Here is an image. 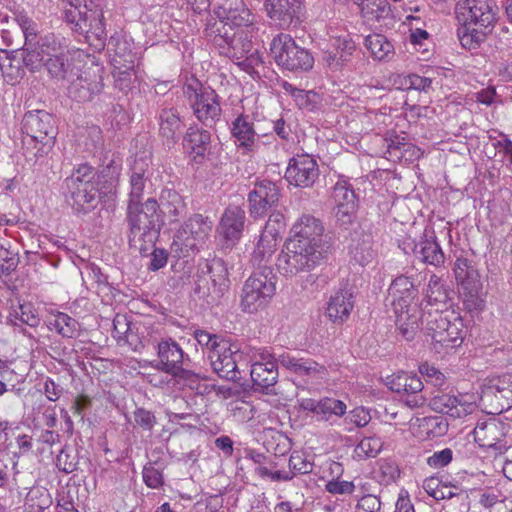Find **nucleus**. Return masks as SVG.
Listing matches in <instances>:
<instances>
[{
	"mask_svg": "<svg viewBox=\"0 0 512 512\" xmlns=\"http://www.w3.org/2000/svg\"><path fill=\"white\" fill-rule=\"evenodd\" d=\"M157 356L158 361L154 367L169 375L175 374L184 365L185 361H189V356L172 338L162 339L158 343Z\"/></svg>",
	"mask_w": 512,
	"mask_h": 512,
	"instance_id": "4be33fe9",
	"label": "nucleus"
},
{
	"mask_svg": "<svg viewBox=\"0 0 512 512\" xmlns=\"http://www.w3.org/2000/svg\"><path fill=\"white\" fill-rule=\"evenodd\" d=\"M22 131L25 134L23 144L27 152L33 145L31 153L35 159L48 154L55 144L57 126L55 118L42 110L29 111L24 115Z\"/></svg>",
	"mask_w": 512,
	"mask_h": 512,
	"instance_id": "39448f33",
	"label": "nucleus"
},
{
	"mask_svg": "<svg viewBox=\"0 0 512 512\" xmlns=\"http://www.w3.org/2000/svg\"><path fill=\"white\" fill-rule=\"evenodd\" d=\"M43 46L49 48L45 69L49 77L57 82H69L78 72L74 59L61 40L53 34L43 37Z\"/></svg>",
	"mask_w": 512,
	"mask_h": 512,
	"instance_id": "f8f14e48",
	"label": "nucleus"
},
{
	"mask_svg": "<svg viewBox=\"0 0 512 512\" xmlns=\"http://www.w3.org/2000/svg\"><path fill=\"white\" fill-rule=\"evenodd\" d=\"M160 218L174 223L186 215L187 206L184 198L175 190L165 188L161 191L158 202Z\"/></svg>",
	"mask_w": 512,
	"mask_h": 512,
	"instance_id": "7c9ffc66",
	"label": "nucleus"
},
{
	"mask_svg": "<svg viewBox=\"0 0 512 512\" xmlns=\"http://www.w3.org/2000/svg\"><path fill=\"white\" fill-rule=\"evenodd\" d=\"M69 81L67 88L68 97L72 100L84 103L91 101L96 95H99L104 87L103 68L99 65H91L84 70L77 72Z\"/></svg>",
	"mask_w": 512,
	"mask_h": 512,
	"instance_id": "4468645a",
	"label": "nucleus"
},
{
	"mask_svg": "<svg viewBox=\"0 0 512 512\" xmlns=\"http://www.w3.org/2000/svg\"><path fill=\"white\" fill-rule=\"evenodd\" d=\"M289 468L292 475L308 474L313 470V463L307 460L303 453L295 451L289 458Z\"/></svg>",
	"mask_w": 512,
	"mask_h": 512,
	"instance_id": "4d7b16f0",
	"label": "nucleus"
},
{
	"mask_svg": "<svg viewBox=\"0 0 512 512\" xmlns=\"http://www.w3.org/2000/svg\"><path fill=\"white\" fill-rule=\"evenodd\" d=\"M271 53L277 65L289 71H308L314 64L312 54L299 46L290 35L274 38Z\"/></svg>",
	"mask_w": 512,
	"mask_h": 512,
	"instance_id": "9b49d317",
	"label": "nucleus"
},
{
	"mask_svg": "<svg viewBox=\"0 0 512 512\" xmlns=\"http://www.w3.org/2000/svg\"><path fill=\"white\" fill-rule=\"evenodd\" d=\"M194 338L198 342L199 345L202 347H206L209 349V352H213V349L216 348V346L219 343L225 342L226 340L220 338L216 334H211L205 330H195L194 332Z\"/></svg>",
	"mask_w": 512,
	"mask_h": 512,
	"instance_id": "338daca9",
	"label": "nucleus"
},
{
	"mask_svg": "<svg viewBox=\"0 0 512 512\" xmlns=\"http://www.w3.org/2000/svg\"><path fill=\"white\" fill-rule=\"evenodd\" d=\"M303 411L314 413L319 420L329 421L332 416L341 417L346 413V404L336 398L324 397L320 400L305 398L300 401Z\"/></svg>",
	"mask_w": 512,
	"mask_h": 512,
	"instance_id": "c85d7f7f",
	"label": "nucleus"
},
{
	"mask_svg": "<svg viewBox=\"0 0 512 512\" xmlns=\"http://www.w3.org/2000/svg\"><path fill=\"white\" fill-rule=\"evenodd\" d=\"M334 46L345 66L351 64L354 54L357 52L356 43L348 36L337 37Z\"/></svg>",
	"mask_w": 512,
	"mask_h": 512,
	"instance_id": "6e6d98bb",
	"label": "nucleus"
},
{
	"mask_svg": "<svg viewBox=\"0 0 512 512\" xmlns=\"http://www.w3.org/2000/svg\"><path fill=\"white\" fill-rule=\"evenodd\" d=\"M228 23L219 19L210 20L204 30L206 39L218 50L219 54L223 52L231 38L237 35L239 30Z\"/></svg>",
	"mask_w": 512,
	"mask_h": 512,
	"instance_id": "72a5a7b5",
	"label": "nucleus"
},
{
	"mask_svg": "<svg viewBox=\"0 0 512 512\" xmlns=\"http://www.w3.org/2000/svg\"><path fill=\"white\" fill-rule=\"evenodd\" d=\"M171 376L177 378L179 381H183V383L191 389H198L200 380L205 379L200 374L195 373L192 370L185 369L183 366L179 368V371Z\"/></svg>",
	"mask_w": 512,
	"mask_h": 512,
	"instance_id": "774afa93",
	"label": "nucleus"
},
{
	"mask_svg": "<svg viewBox=\"0 0 512 512\" xmlns=\"http://www.w3.org/2000/svg\"><path fill=\"white\" fill-rule=\"evenodd\" d=\"M52 504L49 491L41 486L32 487L25 497L28 512H43Z\"/></svg>",
	"mask_w": 512,
	"mask_h": 512,
	"instance_id": "c03bdc74",
	"label": "nucleus"
},
{
	"mask_svg": "<svg viewBox=\"0 0 512 512\" xmlns=\"http://www.w3.org/2000/svg\"><path fill=\"white\" fill-rule=\"evenodd\" d=\"M183 141L184 146L193 155L194 161L201 163L210 149L211 134L207 130L191 126L187 129Z\"/></svg>",
	"mask_w": 512,
	"mask_h": 512,
	"instance_id": "473e14b6",
	"label": "nucleus"
},
{
	"mask_svg": "<svg viewBox=\"0 0 512 512\" xmlns=\"http://www.w3.org/2000/svg\"><path fill=\"white\" fill-rule=\"evenodd\" d=\"M285 248L286 251L278 257L277 266L287 277L310 271L323 257L321 250L308 247L295 239H288Z\"/></svg>",
	"mask_w": 512,
	"mask_h": 512,
	"instance_id": "9d476101",
	"label": "nucleus"
},
{
	"mask_svg": "<svg viewBox=\"0 0 512 512\" xmlns=\"http://www.w3.org/2000/svg\"><path fill=\"white\" fill-rule=\"evenodd\" d=\"M118 179L119 169L112 164L98 174L93 167L80 165L65 179L66 199L77 213H88L98 206L104 196L114 191Z\"/></svg>",
	"mask_w": 512,
	"mask_h": 512,
	"instance_id": "f03ea898",
	"label": "nucleus"
},
{
	"mask_svg": "<svg viewBox=\"0 0 512 512\" xmlns=\"http://www.w3.org/2000/svg\"><path fill=\"white\" fill-rule=\"evenodd\" d=\"M18 264V253L11 249L10 241L0 239V276L11 274Z\"/></svg>",
	"mask_w": 512,
	"mask_h": 512,
	"instance_id": "3c124183",
	"label": "nucleus"
},
{
	"mask_svg": "<svg viewBox=\"0 0 512 512\" xmlns=\"http://www.w3.org/2000/svg\"><path fill=\"white\" fill-rule=\"evenodd\" d=\"M507 425L494 418L479 421L473 430L474 440L480 447L491 448L499 453L508 449L504 438Z\"/></svg>",
	"mask_w": 512,
	"mask_h": 512,
	"instance_id": "f3484780",
	"label": "nucleus"
},
{
	"mask_svg": "<svg viewBox=\"0 0 512 512\" xmlns=\"http://www.w3.org/2000/svg\"><path fill=\"white\" fill-rule=\"evenodd\" d=\"M464 308L471 314L479 313L485 307L482 284L479 279L464 281L459 290Z\"/></svg>",
	"mask_w": 512,
	"mask_h": 512,
	"instance_id": "e433bc0d",
	"label": "nucleus"
},
{
	"mask_svg": "<svg viewBox=\"0 0 512 512\" xmlns=\"http://www.w3.org/2000/svg\"><path fill=\"white\" fill-rule=\"evenodd\" d=\"M245 212L237 207H228L223 214L219 230L226 240L227 246H232L240 239L244 227Z\"/></svg>",
	"mask_w": 512,
	"mask_h": 512,
	"instance_id": "2f4dec72",
	"label": "nucleus"
},
{
	"mask_svg": "<svg viewBox=\"0 0 512 512\" xmlns=\"http://www.w3.org/2000/svg\"><path fill=\"white\" fill-rule=\"evenodd\" d=\"M276 282L277 277L270 267L263 266L253 272L242 289V310L253 313L264 307L276 292Z\"/></svg>",
	"mask_w": 512,
	"mask_h": 512,
	"instance_id": "6e6552de",
	"label": "nucleus"
},
{
	"mask_svg": "<svg viewBox=\"0 0 512 512\" xmlns=\"http://www.w3.org/2000/svg\"><path fill=\"white\" fill-rule=\"evenodd\" d=\"M48 52H50V47L43 46V38H41L39 43L24 45L21 49L23 64L32 72L40 69L42 66L45 68L44 58L48 57Z\"/></svg>",
	"mask_w": 512,
	"mask_h": 512,
	"instance_id": "37998d69",
	"label": "nucleus"
},
{
	"mask_svg": "<svg viewBox=\"0 0 512 512\" xmlns=\"http://www.w3.org/2000/svg\"><path fill=\"white\" fill-rule=\"evenodd\" d=\"M413 253L422 262L439 266L444 263V253L435 239H421L414 245Z\"/></svg>",
	"mask_w": 512,
	"mask_h": 512,
	"instance_id": "a19ab883",
	"label": "nucleus"
},
{
	"mask_svg": "<svg viewBox=\"0 0 512 512\" xmlns=\"http://www.w3.org/2000/svg\"><path fill=\"white\" fill-rule=\"evenodd\" d=\"M237 351L232 350L228 341L219 343L213 352H209L208 358L215 373L219 377L229 381L237 382L240 380V371L237 366Z\"/></svg>",
	"mask_w": 512,
	"mask_h": 512,
	"instance_id": "aec40b11",
	"label": "nucleus"
},
{
	"mask_svg": "<svg viewBox=\"0 0 512 512\" xmlns=\"http://www.w3.org/2000/svg\"><path fill=\"white\" fill-rule=\"evenodd\" d=\"M382 447L383 442L379 437H364L356 446L355 453L359 458H374Z\"/></svg>",
	"mask_w": 512,
	"mask_h": 512,
	"instance_id": "864d4df0",
	"label": "nucleus"
},
{
	"mask_svg": "<svg viewBox=\"0 0 512 512\" xmlns=\"http://www.w3.org/2000/svg\"><path fill=\"white\" fill-rule=\"evenodd\" d=\"M108 45L115 46L114 55L111 59L114 68L122 69V67H134L135 56L128 48L126 41H119L111 37Z\"/></svg>",
	"mask_w": 512,
	"mask_h": 512,
	"instance_id": "09e8293b",
	"label": "nucleus"
},
{
	"mask_svg": "<svg viewBox=\"0 0 512 512\" xmlns=\"http://www.w3.org/2000/svg\"><path fill=\"white\" fill-rule=\"evenodd\" d=\"M64 20L74 32L84 35L91 45L98 47L105 44L107 33L102 9L88 8L86 5L80 9L71 4L64 10Z\"/></svg>",
	"mask_w": 512,
	"mask_h": 512,
	"instance_id": "0eeeda50",
	"label": "nucleus"
},
{
	"mask_svg": "<svg viewBox=\"0 0 512 512\" xmlns=\"http://www.w3.org/2000/svg\"><path fill=\"white\" fill-rule=\"evenodd\" d=\"M280 189L269 180L256 182L248 194L249 212L253 218H262L276 209L280 200Z\"/></svg>",
	"mask_w": 512,
	"mask_h": 512,
	"instance_id": "2eb2a0df",
	"label": "nucleus"
},
{
	"mask_svg": "<svg viewBox=\"0 0 512 512\" xmlns=\"http://www.w3.org/2000/svg\"><path fill=\"white\" fill-rule=\"evenodd\" d=\"M264 6L268 17L281 28L298 20L302 9L300 0H265Z\"/></svg>",
	"mask_w": 512,
	"mask_h": 512,
	"instance_id": "bb28decb",
	"label": "nucleus"
},
{
	"mask_svg": "<svg viewBox=\"0 0 512 512\" xmlns=\"http://www.w3.org/2000/svg\"><path fill=\"white\" fill-rule=\"evenodd\" d=\"M486 393L504 400L510 407L512 405V374H504L492 379Z\"/></svg>",
	"mask_w": 512,
	"mask_h": 512,
	"instance_id": "a18cd8bd",
	"label": "nucleus"
},
{
	"mask_svg": "<svg viewBox=\"0 0 512 512\" xmlns=\"http://www.w3.org/2000/svg\"><path fill=\"white\" fill-rule=\"evenodd\" d=\"M251 51L252 41L248 38L243 29H239L237 31V35H234V37L231 38L228 45L220 55L233 60L246 58V60H249L251 64L253 62V55L251 54L249 56Z\"/></svg>",
	"mask_w": 512,
	"mask_h": 512,
	"instance_id": "58836bf2",
	"label": "nucleus"
},
{
	"mask_svg": "<svg viewBox=\"0 0 512 512\" xmlns=\"http://www.w3.org/2000/svg\"><path fill=\"white\" fill-rule=\"evenodd\" d=\"M143 480L145 484L152 489H159L162 487L163 475L160 470L155 468L151 463L145 465L143 468Z\"/></svg>",
	"mask_w": 512,
	"mask_h": 512,
	"instance_id": "0e129e2a",
	"label": "nucleus"
},
{
	"mask_svg": "<svg viewBox=\"0 0 512 512\" xmlns=\"http://www.w3.org/2000/svg\"><path fill=\"white\" fill-rule=\"evenodd\" d=\"M255 391L268 392L278 381V368L276 365L252 364L250 371Z\"/></svg>",
	"mask_w": 512,
	"mask_h": 512,
	"instance_id": "ea45409f",
	"label": "nucleus"
},
{
	"mask_svg": "<svg viewBox=\"0 0 512 512\" xmlns=\"http://www.w3.org/2000/svg\"><path fill=\"white\" fill-rule=\"evenodd\" d=\"M364 45L376 60L388 61L394 55L393 44L382 34L373 33L367 35L364 39Z\"/></svg>",
	"mask_w": 512,
	"mask_h": 512,
	"instance_id": "79ce46f5",
	"label": "nucleus"
},
{
	"mask_svg": "<svg viewBox=\"0 0 512 512\" xmlns=\"http://www.w3.org/2000/svg\"><path fill=\"white\" fill-rule=\"evenodd\" d=\"M470 398L468 394L438 392L430 399L429 406L435 412L457 419L474 411L475 405Z\"/></svg>",
	"mask_w": 512,
	"mask_h": 512,
	"instance_id": "a211bd4d",
	"label": "nucleus"
},
{
	"mask_svg": "<svg viewBox=\"0 0 512 512\" xmlns=\"http://www.w3.org/2000/svg\"><path fill=\"white\" fill-rule=\"evenodd\" d=\"M134 67H122V69L114 68L113 77L115 80V87L123 92L131 89L135 78H133Z\"/></svg>",
	"mask_w": 512,
	"mask_h": 512,
	"instance_id": "13d9d810",
	"label": "nucleus"
},
{
	"mask_svg": "<svg viewBox=\"0 0 512 512\" xmlns=\"http://www.w3.org/2000/svg\"><path fill=\"white\" fill-rule=\"evenodd\" d=\"M332 197L337 206H357V196L350 183L339 179L333 187Z\"/></svg>",
	"mask_w": 512,
	"mask_h": 512,
	"instance_id": "8fccbe9b",
	"label": "nucleus"
},
{
	"mask_svg": "<svg viewBox=\"0 0 512 512\" xmlns=\"http://www.w3.org/2000/svg\"><path fill=\"white\" fill-rule=\"evenodd\" d=\"M277 361L280 367L306 379L322 378L326 372L324 365L311 358L298 357L290 351H281L278 354Z\"/></svg>",
	"mask_w": 512,
	"mask_h": 512,
	"instance_id": "412c9836",
	"label": "nucleus"
},
{
	"mask_svg": "<svg viewBox=\"0 0 512 512\" xmlns=\"http://www.w3.org/2000/svg\"><path fill=\"white\" fill-rule=\"evenodd\" d=\"M354 307L352 287L345 285L331 295L326 308L327 317L337 324L345 322Z\"/></svg>",
	"mask_w": 512,
	"mask_h": 512,
	"instance_id": "cd10ccee",
	"label": "nucleus"
},
{
	"mask_svg": "<svg viewBox=\"0 0 512 512\" xmlns=\"http://www.w3.org/2000/svg\"><path fill=\"white\" fill-rule=\"evenodd\" d=\"M324 227L319 219L316 217L304 214L302 215L291 228V237L297 242L303 243L308 247H313L321 250L322 235Z\"/></svg>",
	"mask_w": 512,
	"mask_h": 512,
	"instance_id": "5701e85b",
	"label": "nucleus"
},
{
	"mask_svg": "<svg viewBox=\"0 0 512 512\" xmlns=\"http://www.w3.org/2000/svg\"><path fill=\"white\" fill-rule=\"evenodd\" d=\"M319 176V168L315 159L307 154L293 157L285 172L286 180L301 188L311 187Z\"/></svg>",
	"mask_w": 512,
	"mask_h": 512,
	"instance_id": "6ab92c4d",
	"label": "nucleus"
},
{
	"mask_svg": "<svg viewBox=\"0 0 512 512\" xmlns=\"http://www.w3.org/2000/svg\"><path fill=\"white\" fill-rule=\"evenodd\" d=\"M389 295L392 298L394 311L413 307V301L417 297L418 290L410 277L400 275L396 277L390 287Z\"/></svg>",
	"mask_w": 512,
	"mask_h": 512,
	"instance_id": "c756f323",
	"label": "nucleus"
},
{
	"mask_svg": "<svg viewBox=\"0 0 512 512\" xmlns=\"http://www.w3.org/2000/svg\"><path fill=\"white\" fill-rule=\"evenodd\" d=\"M422 310L417 304L413 307L401 309V311H394L396 314V326L400 334L408 341L415 338L422 324Z\"/></svg>",
	"mask_w": 512,
	"mask_h": 512,
	"instance_id": "c9c22d12",
	"label": "nucleus"
},
{
	"mask_svg": "<svg viewBox=\"0 0 512 512\" xmlns=\"http://www.w3.org/2000/svg\"><path fill=\"white\" fill-rule=\"evenodd\" d=\"M214 13L219 20L229 22L230 26L237 29L249 27L254 22V15L243 0H222L214 9Z\"/></svg>",
	"mask_w": 512,
	"mask_h": 512,
	"instance_id": "b1692460",
	"label": "nucleus"
},
{
	"mask_svg": "<svg viewBox=\"0 0 512 512\" xmlns=\"http://www.w3.org/2000/svg\"><path fill=\"white\" fill-rule=\"evenodd\" d=\"M159 135L164 144L172 146L179 140L185 126L180 112L176 107H162L158 112Z\"/></svg>",
	"mask_w": 512,
	"mask_h": 512,
	"instance_id": "a878e982",
	"label": "nucleus"
},
{
	"mask_svg": "<svg viewBox=\"0 0 512 512\" xmlns=\"http://www.w3.org/2000/svg\"><path fill=\"white\" fill-rule=\"evenodd\" d=\"M133 418L137 426L147 431H151L157 423L154 413L142 407L136 408Z\"/></svg>",
	"mask_w": 512,
	"mask_h": 512,
	"instance_id": "e2e57ef3",
	"label": "nucleus"
},
{
	"mask_svg": "<svg viewBox=\"0 0 512 512\" xmlns=\"http://www.w3.org/2000/svg\"><path fill=\"white\" fill-rule=\"evenodd\" d=\"M426 304L422 310V329L431 336L436 353L446 352L461 345L465 335L462 317L455 310L440 308L450 299L449 290L437 275L429 279Z\"/></svg>",
	"mask_w": 512,
	"mask_h": 512,
	"instance_id": "f257e3e1",
	"label": "nucleus"
},
{
	"mask_svg": "<svg viewBox=\"0 0 512 512\" xmlns=\"http://www.w3.org/2000/svg\"><path fill=\"white\" fill-rule=\"evenodd\" d=\"M158 210V201L154 198H148L142 205H127L128 243L143 256H147L159 237L163 220Z\"/></svg>",
	"mask_w": 512,
	"mask_h": 512,
	"instance_id": "20e7f679",
	"label": "nucleus"
},
{
	"mask_svg": "<svg viewBox=\"0 0 512 512\" xmlns=\"http://www.w3.org/2000/svg\"><path fill=\"white\" fill-rule=\"evenodd\" d=\"M198 270L210 278L211 283L217 285L214 295L224 294L229 287L228 269L221 258L204 260L198 265Z\"/></svg>",
	"mask_w": 512,
	"mask_h": 512,
	"instance_id": "f704fd0d",
	"label": "nucleus"
},
{
	"mask_svg": "<svg viewBox=\"0 0 512 512\" xmlns=\"http://www.w3.org/2000/svg\"><path fill=\"white\" fill-rule=\"evenodd\" d=\"M51 324L60 335L67 338L77 337L80 331L78 321L62 312H59L55 316V319Z\"/></svg>",
	"mask_w": 512,
	"mask_h": 512,
	"instance_id": "603ef678",
	"label": "nucleus"
},
{
	"mask_svg": "<svg viewBox=\"0 0 512 512\" xmlns=\"http://www.w3.org/2000/svg\"><path fill=\"white\" fill-rule=\"evenodd\" d=\"M349 252L360 265L368 264L373 258L371 236L365 235L362 239H352Z\"/></svg>",
	"mask_w": 512,
	"mask_h": 512,
	"instance_id": "de8ad7c7",
	"label": "nucleus"
},
{
	"mask_svg": "<svg viewBox=\"0 0 512 512\" xmlns=\"http://www.w3.org/2000/svg\"><path fill=\"white\" fill-rule=\"evenodd\" d=\"M214 290H217V285L211 283L210 278L197 269L194 287L195 294L199 298L204 299L208 304H216L224 294L214 295Z\"/></svg>",
	"mask_w": 512,
	"mask_h": 512,
	"instance_id": "49530a36",
	"label": "nucleus"
},
{
	"mask_svg": "<svg viewBox=\"0 0 512 512\" xmlns=\"http://www.w3.org/2000/svg\"><path fill=\"white\" fill-rule=\"evenodd\" d=\"M454 272L460 284H463L464 281L478 279L476 271L473 267L469 266L467 259H457Z\"/></svg>",
	"mask_w": 512,
	"mask_h": 512,
	"instance_id": "69168bd1",
	"label": "nucleus"
},
{
	"mask_svg": "<svg viewBox=\"0 0 512 512\" xmlns=\"http://www.w3.org/2000/svg\"><path fill=\"white\" fill-rule=\"evenodd\" d=\"M285 248L286 251L278 257L277 266L287 277L310 271L323 257L321 250L308 247L295 239H288Z\"/></svg>",
	"mask_w": 512,
	"mask_h": 512,
	"instance_id": "1a4fd4ad",
	"label": "nucleus"
},
{
	"mask_svg": "<svg viewBox=\"0 0 512 512\" xmlns=\"http://www.w3.org/2000/svg\"><path fill=\"white\" fill-rule=\"evenodd\" d=\"M498 8L493 0H463L456 5V17L462 24L458 30L461 45L475 49L492 31Z\"/></svg>",
	"mask_w": 512,
	"mask_h": 512,
	"instance_id": "7ed1b4c3",
	"label": "nucleus"
},
{
	"mask_svg": "<svg viewBox=\"0 0 512 512\" xmlns=\"http://www.w3.org/2000/svg\"><path fill=\"white\" fill-rule=\"evenodd\" d=\"M231 134L235 138L237 147L246 151H252L257 139L268 135L267 132L261 129L259 123H253L249 116L242 114L232 122Z\"/></svg>",
	"mask_w": 512,
	"mask_h": 512,
	"instance_id": "393cba45",
	"label": "nucleus"
},
{
	"mask_svg": "<svg viewBox=\"0 0 512 512\" xmlns=\"http://www.w3.org/2000/svg\"><path fill=\"white\" fill-rule=\"evenodd\" d=\"M357 206H337L334 214L336 222L340 227L347 229L356 219Z\"/></svg>",
	"mask_w": 512,
	"mask_h": 512,
	"instance_id": "052dcab7",
	"label": "nucleus"
},
{
	"mask_svg": "<svg viewBox=\"0 0 512 512\" xmlns=\"http://www.w3.org/2000/svg\"><path fill=\"white\" fill-rule=\"evenodd\" d=\"M385 384L393 392L406 394L405 403L410 408L422 407L426 402L421 394L423 383L416 374L400 371L388 376Z\"/></svg>",
	"mask_w": 512,
	"mask_h": 512,
	"instance_id": "dca6fc26",
	"label": "nucleus"
},
{
	"mask_svg": "<svg viewBox=\"0 0 512 512\" xmlns=\"http://www.w3.org/2000/svg\"><path fill=\"white\" fill-rule=\"evenodd\" d=\"M277 229H270V224L265 226L257 245L266 250V254L273 255L277 248Z\"/></svg>",
	"mask_w": 512,
	"mask_h": 512,
	"instance_id": "680f3d73",
	"label": "nucleus"
},
{
	"mask_svg": "<svg viewBox=\"0 0 512 512\" xmlns=\"http://www.w3.org/2000/svg\"><path fill=\"white\" fill-rule=\"evenodd\" d=\"M79 463V456L77 450L73 448L64 447L61 449L56 458V465L59 470L66 474L72 473L77 470Z\"/></svg>",
	"mask_w": 512,
	"mask_h": 512,
	"instance_id": "5fc2aeb1",
	"label": "nucleus"
},
{
	"mask_svg": "<svg viewBox=\"0 0 512 512\" xmlns=\"http://www.w3.org/2000/svg\"><path fill=\"white\" fill-rule=\"evenodd\" d=\"M183 93L194 116L204 126L212 128L221 120L222 109L215 90L204 87L198 79L191 78L184 84Z\"/></svg>",
	"mask_w": 512,
	"mask_h": 512,
	"instance_id": "423d86ee",
	"label": "nucleus"
},
{
	"mask_svg": "<svg viewBox=\"0 0 512 512\" xmlns=\"http://www.w3.org/2000/svg\"><path fill=\"white\" fill-rule=\"evenodd\" d=\"M150 156L145 155L138 157L136 156L133 165L131 166L130 178L140 179L147 181L150 177Z\"/></svg>",
	"mask_w": 512,
	"mask_h": 512,
	"instance_id": "bf43d9fd",
	"label": "nucleus"
},
{
	"mask_svg": "<svg viewBox=\"0 0 512 512\" xmlns=\"http://www.w3.org/2000/svg\"><path fill=\"white\" fill-rule=\"evenodd\" d=\"M361 10L368 22H376L380 27L388 26L393 21L392 10L387 0H367Z\"/></svg>",
	"mask_w": 512,
	"mask_h": 512,
	"instance_id": "4c0bfd02",
	"label": "nucleus"
},
{
	"mask_svg": "<svg viewBox=\"0 0 512 512\" xmlns=\"http://www.w3.org/2000/svg\"><path fill=\"white\" fill-rule=\"evenodd\" d=\"M212 221L201 214H194L175 233L172 246L189 255L198 251L206 242L211 230Z\"/></svg>",
	"mask_w": 512,
	"mask_h": 512,
	"instance_id": "ddd939ff",
	"label": "nucleus"
}]
</instances>
